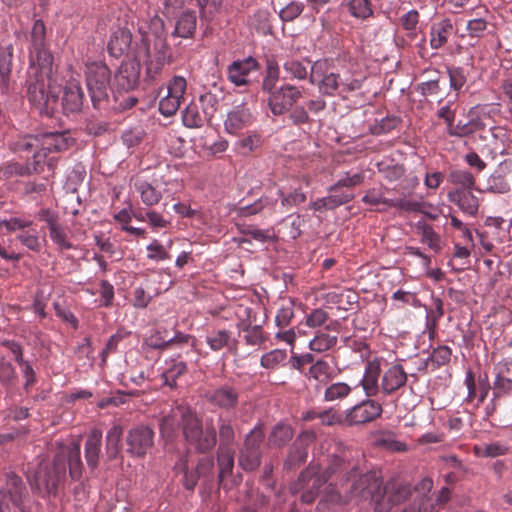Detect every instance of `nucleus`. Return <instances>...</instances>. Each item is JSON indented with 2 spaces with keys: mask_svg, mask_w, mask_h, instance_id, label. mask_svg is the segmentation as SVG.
I'll use <instances>...</instances> for the list:
<instances>
[{
  "mask_svg": "<svg viewBox=\"0 0 512 512\" xmlns=\"http://www.w3.org/2000/svg\"><path fill=\"white\" fill-rule=\"evenodd\" d=\"M182 120L183 124L188 128H200L204 123V119L195 104H190L185 108Z\"/></svg>",
  "mask_w": 512,
  "mask_h": 512,
  "instance_id": "51",
  "label": "nucleus"
},
{
  "mask_svg": "<svg viewBox=\"0 0 512 512\" xmlns=\"http://www.w3.org/2000/svg\"><path fill=\"white\" fill-rule=\"evenodd\" d=\"M41 134L24 135L11 143V148L18 153L38 151L41 149Z\"/></svg>",
  "mask_w": 512,
  "mask_h": 512,
  "instance_id": "38",
  "label": "nucleus"
},
{
  "mask_svg": "<svg viewBox=\"0 0 512 512\" xmlns=\"http://www.w3.org/2000/svg\"><path fill=\"white\" fill-rule=\"evenodd\" d=\"M381 372L380 363L377 360L368 361L365 366V373L361 380V386L368 397L377 395L381 387L378 384Z\"/></svg>",
  "mask_w": 512,
  "mask_h": 512,
  "instance_id": "26",
  "label": "nucleus"
},
{
  "mask_svg": "<svg viewBox=\"0 0 512 512\" xmlns=\"http://www.w3.org/2000/svg\"><path fill=\"white\" fill-rule=\"evenodd\" d=\"M187 83L185 78L175 76L167 86V95L159 102V111L165 117L176 114L180 108L186 91Z\"/></svg>",
  "mask_w": 512,
  "mask_h": 512,
  "instance_id": "15",
  "label": "nucleus"
},
{
  "mask_svg": "<svg viewBox=\"0 0 512 512\" xmlns=\"http://www.w3.org/2000/svg\"><path fill=\"white\" fill-rule=\"evenodd\" d=\"M13 47L5 44L0 47V88L7 92L12 69Z\"/></svg>",
  "mask_w": 512,
  "mask_h": 512,
  "instance_id": "31",
  "label": "nucleus"
},
{
  "mask_svg": "<svg viewBox=\"0 0 512 512\" xmlns=\"http://www.w3.org/2000/svg\"><path fill=\"white\" fill-rule=\"evenodd\" d=\"M351 498L372 500L376 504L383 496L382 480L375 472H368L355 480L349 490Z\"/></svg>",
  "mask_w": 512,
  "mask_h": 512,
  "instance_id": "9",
  "label": "nucleus"
},
{
  "mask_svg": "<svg viewBox=\"0 0 512 512\" xmlns=\"http://www.w3.org/2000/svg\"><path fill=\"white\" fill-rule=\"evenodd\" d=\"M98 292L101 297L100 306L110 308L113 305L115 295L114 286L107 280H101Z\"/></svg>",
  "mask_w": 512,
  "mask_h": 512,
  "instance_id": "60",
  "label": "nucleus"
},
{
  "mask_svg": "<svg viewBox=\"0 0 512 512\" xmlns=\"http://www.w3.org/2000/svg\"><path fill=\"white\" fill-rule=\"evenodd\" d=\"M348 468V465L340 456H334L330 466L324 472H321L319 464L311 463L291 484L290 491L293 494L302 492L301 501L305 504H311L318 496L320 488L333 474Z\"/></svg>",
  "mask_w": 512,
  "mask_h": 512,
  "instance_id": "4",
  "label": "nucleus"
},
{
  "mask_svg": "<svg viewBox=\"0 0 512 512\" xmlns=\"http://www.w3.org/2000/svg\"><path fill=\"white\" fill-rule=\"evenodd\" d=\"M365 175L363 172L350 174L346 172L334 185L329 188V192H337L342 187L352 188L363 183Z\"/></svg>",
  "mask_w": 512,
  "mask_h": 512,
  "instance_id": "50",
  "label": "nucleus"
},
{
  "mask_svg": "<svg viewBox=\"0 0 512 512\" xmlns=\"http://www.w3.org/2000/svg\"><path fill=\"white\" fill-rule=\"evenodd\" d=\"M110 77L111 72L106 64L91 62L86 65V84L96 109H103L108 103Z\"/></svg>",
  "mask_w": 512,
  "mask_h": 512,
  "instance_id": "6",
  "label": "nucleus"
},
{
  "mask_svg": "<svg viewBox=\"0 0 512 512\" xmlns=\"http://www.w3.org/2000/svg\"><path fill=\"white\" fill-rule=\"evenodd\" d=\"M84 94L76 81L67 83L62 98V107L66 114L79 112L83 105Z\"/></svg>",
  "mask_w": 512,
  "mask_h": 512,
  "instance_id": "24",
  "label": "nucleus"
},
{
  "mask_svg": "<svg viewBox=\"0 0 512 512\" xmlns=\"http://www.w3.org/2000/svg\"><path fill=\"white\" fill-rule=\"evenodd\" d=\"M73 480H79L82 476L83 464L81 461L80 444L72 443L69 447L58 453L51 468L40 469L36 475L33 486L43 494L55 495L58 487L66 479V467Z\"/></svg>",
  "mask_w": 512,
  "mask_h": 512,
  "instance_id": "3",
  "label": "nucleus"
},
{
  "mask_svg": "<svg viewBox=\"0 0 512 512\" xmlns=\"http://www.w3.org/2000/svg\"><path fill=\"white\" fill-rule=\"evenodd\" d=\"M352 391V388L344 382H335L329 385L324 392V400L328 402L342 400Z\"/></svg>",
  "mask_w": 512,
  "mask_h": 512,
  "instance_id": "47",
  "label": "nucleus"
},
{
  "mask_svg": "<svg viewBox=\"0 0 512 512\" xmlns=\"http://www.w3.org/2000/svg\"><path fill=\"white\" fill-rule=\"evenodd\" d=\"M101 446L102 432L99 429H93L88 435L85 443V458L87 465L91 469H95L98 466Z\"/></svg>",
  "mask_w": 512,
  "mask_h": 512,
  "instance_id": "30",
  "label": "nucleus"
},
{
  "mask_svg": "<svg viewBox=\"0 0 512 512\" xmlns=\"http://www.w3.org/2000/svg\"><path fill=\"white\" fill-rule=\"evenodd\" d=\"M382 412L383 408L379 402L367 399L347 411L345 423L350 426L366 424L379 418Z\"/></svg>",
  "mask_w": 512,
  "mask_h": 512,
  "instance_id": "16",
  "label": "nucleus"
},
{
  "mask_svg": "<svg viewBox=\"0 0 512 512\" xmlns=\"http://www.w3.org/2000/svg\"><path fill=\"white\" fill-rule=\"evenodd\" d=\"M382 491L383 496L377 502L375 510L377 512H389L394 506L402 503L410 496L411 487L406 483L397 484L391 482L384 488L382 487Z\"/></svg>",
  "mask_w": 512,
  "mask_h": 512,
  "instance_id": "17",
  "label": "nucleus"
},
{
  "mask_svg": "<svg viewBox=\"0 0 512 512\" xmlns=\"http://www.w3.org/2000/svg\"><path fill=\"white\" fill-rule=\"evenodd\" d=\"M17 375L12 364L5 359L0 360V382L5 386L15 384Z\"/></svg>",
  "mask_w": 512,
  "mask_h": 512,
  "instance_id": "62",
  "label": "nucleus"
},
{
  "mask_svg": "<svg viewBox=\"0 0 512 512\" xmlns=\"http://www.w3.org/2000/svg\"><path fill=\"white\" fill-rule=\"evenodd\" d=\"M261 423L257 424L245 437L238 456V464L245 471H254L261 464V445L264 440Z\"/></svg>",
  "mask_w": 512,
  "mask_h": 512,
  "instance_id": "7",
  "label": "nucleus"
},
{
  "mask_svg": "<svg viewBox=\"0 0 512 512\" xmlns=\"http://www.w3.org/2000/svg\"><path fill=\"white\" fill-rule=\"evenodd\" d=\"M301 97L302 92L296 86L286 84L270 93L268 105L274 115H283L289 112Z\"/></svg>",
  "mask_w": 512,
  "mask_h": 512,
  "instance_id": "14",
  "label": "nucleus"
},
{
  "mask_svg": "<svg viewBox=\"0 0 512 512\" xmlns=\"http://www.w3.org/2000/svg\"><path fill=\"white\" fill-rule=\"evenodd\" d=\"M41 149L34 154L41 153V164L43 168L48 167L50 171L54 170L55 160L53 157L47 158L48 153L63 152L69 149L75 142L69 131H48L41 134Z\"/></svg>",
  "mask_w": 512,
  "mask_h": 512,
  "instance_id": "8",
  "label": "nucleus"
},
{
  "mask_svg": "<svg viewBox=\"0 0 512 512\" xmlns=\"http://www.w3.org/2000/svg\"><path fill=\"white\" fill-rule=\"evenodd\" d=\"M279 196L281 197V205L286 209H290L291 207L300 205L306 201L305 193L299 189H295L287 195H284L279 191Z\"/></svg>",
  "mask_w": 512,
  "mask_h": 512,
  "instance_id": "63",
  "label": "nucleus"
},
{
  "mask_svg": "<svg viewBox=\"0 0 512 512\" xmlns=\"http://www.w3.org/2000/svg\"><path fill=\"white\" fill-rule=\"evenodd\" d=\"M337 336H332L324 332H319L309 342V349L314 352H325L333 348L337 344Z\"/></svg>",
  "mask_w": 512,
  "mask_h": 512,
  "instance_id": "46",
  "label": "nucleus"
},
{
  "mask_svg": "<svg viewBox=\"0 0 512 512\" xmlns=\"http://www.w3.org/2000/svg\"><path fill=\"white\" fill-rule=\"evenodd\" d=\"M178 346V347H188L186 353L189 351L193 352L196 346V338L193 335L185 334L182 332H176L172 338L166 339L162 336L160 331H155L150 336L146 337L142 348H151L157 350H167L170 347Z\"/></svg>",
  "mask_w": 512,
  "mask_h": 512,
  "instance_id": "13",
  "label": "nucleus"
},
{
  "mask_svg": "<svg viewBox=\"0 0 512 512\" xmlns=\"http://www.w3.org/2000/svg\"><path fill=\"white\" fill-rule=\"evenodd\" d=\"M123 429L120 425L114 424L106 435V454L110 460L115 459L120 451V441Z\"/></svg>",
  "mask_w": 512,
  "mask_h": 512,
  "instance_id": "36",
  "label": "nucleus"
},
{
  "mask_svg": "<svg viewBox=\"0 0 512 512\" xmlns=\"http://www.w3.org/2000/svg\"><path fill=\"white\" fill-rule=\"evenodd\" d=\"M448 181L457 186L456 189H474L475 178L473 174L464 169L451 170L448 175Z\"/></svg>",
  "mask_w": 512,
  "mask_h": 512,
  "instance_id": "40",
  "label": "nucleus"
},
{
  "mask_svg": "<svg viewBox=\"0 0 512 512\" xmlns=\"http://www.w3.org/2000/svg\"><path fill=\"white\" fill-rule=\"evenodd\" d=\"M310 61L305 59L299 61L297 59H289L283 64V68L287 77L290 79L304 80L308 76V66Z\"/></svg>",
  "mask_w": 512,
  "mask_h": 512,
  "instance_id": "37",
  "label": "nucleus"
},
{
  "mask_svg": "<svg viewBox=\"0 0 512 512\" xmlns=\"http://www.w3.org/2000/svg\"><path fill=\"white\" fill-rule=\"evenodd\" d=\"M319 91L326 95H334L339 86V75L330 72L325 75L318 83Z\"/></svg>",
  "mask_w": 512,
  "mask_h": 512,
  "instance_id": "58",
  "label": "nucleus"
},
{
  "mask_svg": "<svg viewBox=\"0 0 512 512\" xmlns=\"http://www.w3.org/2000/svg\"><path fill=\"white\" fill-rule=\"evenodd\" d=\"M174 469L183 474L182 484L185 489L193 491L200 478L196 468L189 470L188 468V452L181 455L179 460L175 463Z\"/></svg>",
  "mask_w": 512,
  "mask_h": 512,
  "instance_id": "33",
  "label": "nucleus"
},
{
  "mask_svg": "<svg viewBox=\"0 0 512 512\" xmlns=\"http://www.w3.org/2000/svg\"><path fill=\"white\" fill-rule=\"evenodd\" d=\"M33 225V221L28 218L22 217H11L10 219L3 220L1 226L9 232H15L18 230L24 231L26 228H30Z\"/></svg>",
  "mask_w": 512,
  "mask_h": 512,
  "instance_id": "64",
  "label": "nucleus"
},
{
  "mask_svg": "<svg viewBox=\"0 0 512 512\" xmlns=\"http://www.w3.org/2000/svg\"><path fill=\"white\" fill-rule=\"evenodd\" d=\"M188 371L187 364L183 361H172L171 365L162 373L164 384L170 388L177 386V379Z\"/></svg>",
  "mask_w": 512,
  "mask_h": 512,
  "instance_id": "42",
  "label": "nucleus"
},
{
  "mask_svg": "<svg viewBox=\"0 0 512 512\" xmlns=\"http://www.w3.org/2000/svg\"><path fill=\"white\" fill-rule=\"evenodd\" d=\"M134 188L140 195L141 201L146 206L157 205L162 199V193L158 191L151 183L136 179L134 182Z\"/></svg>",
  "mask_w": 512,
  "mask_h": 512,
  "instance_id": "34",
  "label": "nucleus"
},
{
  "mask_svg": "<svg viewBox=\"0 0 512 512\" xmlns=\"http://www.w3.org/2000/svg\"><path fill=\"white\" fill-rule=\"evenodd\" d=\"M452 350L449 346L441 345L433 349L429 360L436 367L447 365L451 360Z\"/></svg>",
  "mask_w": 512,
  "mask_h": 512,
  "instance_id": "55",
  "label": "nucleus"
},
{
  "mask_svg": "<svg viewBox=\"0 0 512 512\" xmlns=\"http://www.w3.org/2000/svg\"><path fill=\"white\" fill-rule=\"evenodd\" d=\"M41 153L33 155V161L26 164L6 163L0 167V179L8 180L14 176H29L31 174H40L43 172L41 164Z\"/></svg>",
  "mask_w": 512,
  "mask_h": 512,
  "instance_id": "20",
  "label": "nucleus"
},
{
  "mask_svg": "<svg viewBox=\"0 0 512 512\" xmlns=\"http://www.w3.org/2000/svg\"><path fill=\"white\" fill-rule=\"evenodd\" d=\"M308 456V450L305 446L295 443L291 448L285 466L289 469L294 468L305 462Z\"/></svg>",
  "mask_w": 512,
  "mask_h": 512,
  "instance_id": "54",
  "label": "nucleus"
},
{
  "mask_svg": "<svg viewBox=\"0 0 512 512\" xmlns=\"http://www.w3.org/2000/svg\"><path fill=\"white\" fill-rule=\"evenodd\" d=\"M28 99L40 114L51 116L58 107L61 84L53 69V56L45 34H31Z\"/></svg>",
  "mask_w": 512,
  "mask_h": 512,
  "instance_id": "1",
  "label": "nucleus"
},
{
  "mask_svg": "<svg viewBox=\"0 0 512 512\" xmlns=\"http://www.w3.org/2000/svg\"><path fill=\"white\" fill-rule=\"evenodd\" d=\"M206 343L214 352L224 348L235 349L237 340L233 338L232 332L227 329H213L206 336Z\"/></svg>",
  "mask_w": 512,
  "mask_h": 512,
  "instance_id": "29",
  "label": "nucleus"
},
{
  "mask_svg": "<svg viewBox=\"0 0 512 512\" xmlns=\"http://www.w3.org/2000/svg\"><path fill=\"white\" fill-rule=\"evenodd\" d=\"M418 229L421 231V241L426 243L430 249L438 252L441 250L440 236L434 231L433 227L427 223H419Z\"/></svg>",
  "mask_w": 512,
  "mask_h": 512,
  "instance_id": "48",
  "label": "nucleus"
},
{
  "mask_svg": "<svg viewBox=\"0 0 512 512\" xmlns=\"http://www.w3.org/2000/svg\"><path fill=\"white\" fill-rule=\"evenodd\" d=\"M276 204V200L271 199L269 197H262L251 205L240 207L238 209V214L242 217H248L260 213L264 210H267L269 213H272L275 211Z\"/></svg>",
  "mask_w": 512,
  "mask_h": 512,
  "instance_id": "35",
  "label": "nucleus"
},
{
  "mask_svg": "<svg viewBox=\"0 0 512 512\" xmlns=\"http://www.w3.org/2000/svg\"><path fill=\"white\" fill-rule=\"evenodd\" d=\"M217 465L219 469L218 483L219 486L226 488L225 479L230 477L234 469V450L219 446L217 449Z\"/></svg>",
  "mask_w": 512,
  "mask_h": 512,
  "instance_id": "28",
  "label": "nucleus"
},
{
  "mask_svg": "<svg viewBox=\"0 0 512 512\" xmlns=\"http://www.w3.org/2000/svg\"><path fill=\"white\" fill-rule=\"evenodd\" d=\"M362 202L368 205H383L386 208H396L405 212H422L423 203L409 197L389 199L376 189H369L362 198Z\"/></svg>",
  "mask_w": 512,
  "mask_h": 512,
  "instance_id": "10",
  "label": "nucleus"
},
{
  "mask_svg": "<svg viewBox=\"0 0 512 512\" xmlns=\"http://www.w3.org/2000/svg\"><path fill=\"white\" fill-rule=\"evenodd\" d=\"M27 495L28 491L22 479L15 474H9L5 487L0 489V512H8L10 503L21 508Z\"/></svg>",
  "mask_w": 512,
  "mask_h": 512,
  "instance_id": "12",
  "label": "nucleus"
},
{
  "mask_svg": "<svg viewBox=\"0 0 512 512\" xmlns=\"http://www.w3.org/2000/svg\"><path fill=\"white\" fill-rule=\"evenodd\" d=\"M127 452L132 456L143 458L154 444V431L145 425L131 428L125 438Z\"/></svg>",
  "mask_w": 512,
  "mask_h": 512,
  "instance_id": "11",
  "label": "nucleus"
},
{
  "mask_svg": "<svg viewBox=\"0 0 512 512\" xmlns=\"http://www.w3.org/2000/svg\"><path fill=\"white\" fill-rule=\"evenodd\" d=\"M407 382V374L400 364H394L389 367L382 376L381 391L390 395L403 387Z\"/></svg>",
  "mask_w": 512,
  "mask_h": 512,
  "instance_id": "22",
  "label": "nucleus"
},
{
  "mask_svg": "<svg viewBox=\"0 0 512 512\" xmlns=\"http://www.w3.org/2000/svg\"><path fill=\"white\" fill-rule=\"evenodd\" d=\"M257 66V61L252 57L234 61L228 66V79L236 86L247 85V76L256 70Z\"/></svg>",
  "mask_w": 512,
  "mask_h": 512,
  "instance_id": "23",
  "label": "nucleus"
},
{
  "mask_svg": "<svg viewBox=\"0 0 512 512\" xmlns=\"http://www.w3.org/2000/svg\"><path fill=\"white\" fill-rule=\"evenodd\" d=\"M261 143V135L256 132H253L240 139L237 142V146L241 150L242 154H248L259 148L261 146Z\"/></svg>",
  "mask_w": 512,
  "mask_h": 512,
  "instance_id": "56",
  "label": "nucleus"
},
{
  "mask_svg": "<svg viewBox=\"0 0 512 512\" xmlns=\"http://www.w3.org/2000/svg\"><path fill=\"white\" fill-rule=\"evenodd\" d=\"M218 433L220 439L219 446L224 445L226 448H232L235 441V430L231 419L222 416L218 418Z\"/></svg>",
  "mask_w": 512,
  "mask_h": 512,
  "instance_id": "44",
  "label": "nucleus"
},
{
  "mask_svg": "<svg viewBox=\"0 0 512 512\" xmlns=\"http://www.w3.org/2000/svg\"><path fill=\"white\" fill-rule=\"evenodd\" d=\"M484 128V123L478 119H471L467 123H462L459 121L452 128L448 129V134L450 136L456 137H466L472 135L473 133L480 131Z\"/></svg>",
  "mask_w": 512,
  "mask_h": 512,
  "instance_id": "43",
  "label": "nucleus"
},
{
  "mask_svg": "<svg viewBox=\"0 0 512 512\" xmlns=\"http://www.w3.org/2000/svg\"><path fill=\"white\" fill-rule=\"evenodd\" d=\"M330 371L331 367L328 362L321 359L313 362L308 375L319 382H326L330 378Z\"/></svg>",
  "mask_w": 512,
  "mask_h": 512,
  "instance_id": "53",
  "label": "nucleus"
},
{
  "mask_svg": "<svg viewBox=\"0 0 512 512\" xmlns=\"http://www.w3.org/2000/svg\"><path fill=\"white\" fill-rule=\"evenodd\" d=\"M269 15L266 11H259L249 21L251 30L256 32H271V25L268 19Z\"/></svg>",
  "mask_w": 512,
  "mask_h": 512,
  "instance_id": "59",
  "label": "nucleus"
},
{
  "mask_svg": "<svg viewBox=\"0 0 512 512\" xmlns=\"http://www.w3.org/2000/svg\"><path fill=\"white\" fill-rule=\"evenodd\" d=\"M136 35L139 36L140 46L135 51V58L146 57V74L150 79H156L171 56L166 38L164 34Z\"/></svg>",
  "mask_w": 512,
  "mask_h": 512,
  "instance_id": "5",
  "label": "nucleus"
},
{
  "mask_svg": "<svg viewBox=\"0 0 512 512\" xmlns=\"http://www.w3.org/2000/svg\"><path fill=\"white\" fill-rule=\"evenodd\" d=\"M330 73V62L327 59L318 60L310 66L309 81L312 84L318 83L325 75Z\"/></svg>",
  "mask_w": 512,
  "mask_h": 512,
  "instance_id": "57",
  "label": "nucleus"
},
{
  "mask_svg": "<svg viewBox=\"0 0 512 512\" xmlns=\"http://www.w3.org/2000/svg\"><path fill=\"white\" fill-rule=\"evenodd\" d=\"M473 189H455L449 193V199L455 203L464 213L476 215L479 208V200L472 193Z\"/></svg>",
  "mask_w": 512,
  "mask_h": 512,
  "instance_id": "25",
  "label": "nucleus"
},
{
  "mask_svg": "<svg viewBox=\"0 0 512 512\" xmlns=\"http://www.w3.org/2000/svg\"><path fill=\"white\" fill-rule=\"evenodd\" d=\"M448 75L451 89L460 91L467 81L464 69L461 67H449Z\"/></svg>",
  "mask_w": 512,
  "mask_h": 512,
  "instance_id": "61",
  "label": "nucleus"
},
{
  "mask_svg": "<svg viewBox=\"0 0 512 512\" xmlns=\"http://www.w3.org/2000/svg\"><path fill=\"white\" fill-rule=\"evenodd\" d=\"M205 398L212 406L230 411L238 405L239 392L232 386L223 385L207 391Z\"/></svg>",
  "mask_w": 512,
  "mask_h": 512,
  "instance_id": "18",
  "label": "nucleus"
},
{
  "mask_svg": "<svg viewBox=\"0 0 512 512\" xmlns=\"http://www.w3.org/2000/svg\"><path fill=\"white\" fill-rule=\"evenodd\" d=\"M17 240L20 241V243L27 247L29 250L34 252H39L42 248L37 231L31 227L22 231L17 236Z\"/></svg>",
  "mask_w": 512,
  "mask_h": 512,
  "instance_id": "52",
  "label": "nucleus"
},
{
  "mask_svg": "<svg viewBox=\"0 0 512 512\" xmlns=\"http://www.w3.org/2000/svg\"><path fill=\"white\" fill-rule=\"evenodd\" d=\"M293 437L292 428L283 423L277 424L268 437V444L274 447H281Z\"/></svg>",
  "mask_w": 512,
  "mask_h": 512,
  "instance_id": "41",
  "label": "nucleus"
},
{
  "mask_svg": "<svg viewBox=\"0 0 512 512\" xmlns=\"http://www.w3.org/2000/svg\"><path fill=\"white\" fill-rule=\"evenodd\" d=\"M133 34H114L108 42L107 50L108 53L114 57L119 58L124 54L132 53L135 57V51L140 44L132 46Z\"/></svg>",
  "mask_w": 512,
  "mask_h": 512,
  "instance_id": "27",
  "label": "nucleus"
},
{
  "mask_svg": "<svg viewBox=\"0 0 512 512\" xmlns=\"http://www.w3.org/2000/svg\"><path fill=\"white\" fill-rule=\"evenodd\" d=\"M181 428L188 445L198 452L212 450L217 443V434L213 426L203 429L201 419L189 407L179 405L171 409L160 422V434L166 442H172Z\"/></svg>",
  "mask_w": 512,
  "mask_h": 512,
  "instance_id": "2",
  "label": "nucleus"
},
{
  "mask_svg": "<svg viewBox=\"0 0 512 512\" xmlns=\"http://www.w3.org/2000/svg\"><path fill=\"white\" fill-rule=\"evenodd\" d=\"M238 327L239 331L244 333V339L248 345H260L266 340L262 327L259 325L251 326L250 323L243 321Z\"/></svg>",
  "mask_w": 512,
  "mask_h": 512,
  "instance_id": "45",
  "label": "nucleus"
},
{
  "mask_svg": "<svg viewBox=\"0 0 512 512\" xmlns=\"http://www.w3.org/2000/svg\"><path fill=\"white\" fill-rule=\"evenodd\" d=\"M49 237L55 244L58 251L75 249V245L71 241L70 231L67 226L58 223L48 229Z\"/></svg>",
  "mask_w": 512,
  "mask_h": 512,
  "instance_id": "32",
  "label": "nucleus"
},
{
  "mask_svg": "<svg viewBox=\"0 0 512 512\" xmlns=\"http://www.w3.org/2000/svg\"><path fill=\"white\" fill-rule=\"evenodd\" d=\"M287 358V353L283 349H274L264 355L260 359V365L265 369L275 370Z\"/></svg>",
  "mask_w": 512,
  "mask_h": 512,
  "instance_id": "49",
  "label": "nucleus"
},
{
  "mask_svg": "<svg viewBox=\"0 0 512 512\" xmlns=\"http://www.w3.org/2000/svg\"><path fill=\"white\" fill-rule=\"evenodd\" d=\"M254 122V116L246 105L235 106L227 114L224 121L225 131L235 135L249 127Z\"/></svg>",
  "mask_w": 512,
  "mask_h": 512,
  "instance_id": "19",
  "label": "nucleus"
},
{
  "mask_svg": "<svg viewBox=\"0 0 512 512\" xmlns=\"http://www.w3.org/2000/svg\"><path fill=\"white\" fill-rule=\"evenodd\" d=\"M473 451L478 457L495 458L507 454L508 447L504 443L497 441L475 445Z\"/></svg>",
  "mask_w": 512,
  "mask_h": 512,
  "instance_id": "39",
  "label": "nucleus"
},
{
  "mask_svg": "<svg viewBox=\"0 0 512 512\" xmlns=\"http://www.w3.org/2000/svg\"><path fill=\"white\" fill-rule=\"evenodd\" d=\"M140 77L139 65L135 62L122 64L115 75V85L118 93H128L138 84Z\"/></svg>",
  "mask_w": 512,
  "mask_h": 512,
  "instance_id": "21",
  "label": "nucleus"
}]
</instances>
